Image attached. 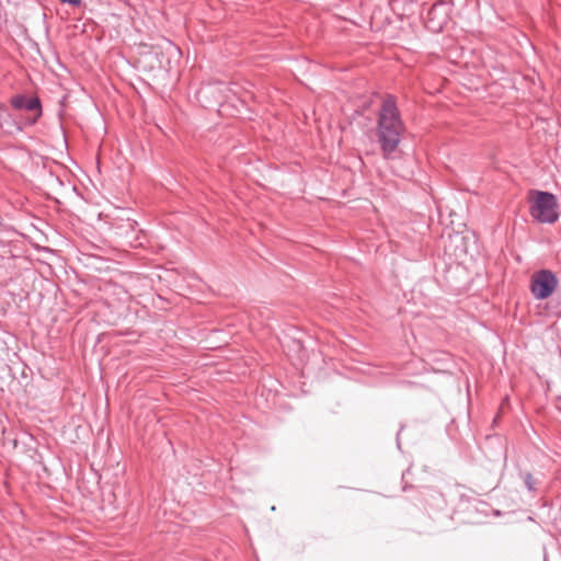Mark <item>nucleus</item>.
Wrapping results in <instances>:
<instances>
[{"label": "nucleus", "mask_w": 561, "mask_h": 561, "mask_svg": "<svg viewBox=\"0 0 561 561\" xmlns=\"http://www.w3.org/2000/svg\"><path fill=\"white\" fill-rule=\"evenodd\" d=\"M402 133L403 124L399 117L398 108L394 100L389 96L382 103L376 131L386 158L398 147Z\"/></svg>", "instance_id": "obj_1"}, {"label": "nucleus", "mask_w": 561, "mask_h": 561, "mask_svg": "<svg viewBox=\"0 0 561 561\" xmlns=\"http://www.w3.org/2000/svg\"><path fill=\"white\" fill-rule=\"evenodd\" d=\"M528 202L530 204L529 211L534 219L543 224L557 221L559 217L558 201L553 194L541 191H530L528 193Z\"/></svg>", "instance_id": "obj_2"}, {"label": "nucleus", "mask_w": 561, "mask_h": 561, "mask_svg": "<svg viewBox=\"0 0 561 561\" xmlns=\"http://www.w3.org/2000/svg\"><path fill=\"white\" fill-rule=\"evenodd\" d=\"M558 277L548 270L535 272L530 279V290L535 298H548L558 286Z\"/></svg>", "instance_id": "obj_3"}, {"label": "nucleus", "mask_w": 561, "mask_h": 561, "mask_svg": "<svg viewBox=\"0 0 561 561\" xmlns=\"http://www.w3.org/2000/svg\"><path fill=\"white\" fill-rule=\"evenodd\" d=\"M449 22L443 3L435 4L428 11L426 25L433 32H440Z\"/></svg>", "instance_id": "obj_4"}, {"label": "nucleus", "mask_w": 561, "mask_h": 561, "mask_svg": "<svg viewBox=\"0 0 561 561\" xmlns=\"http://www.w3.org/2000/svg\"><path fill=\"white\" fill-rule=\"evenodd\" d=\"M11 104L18 110H27L34 113V119L41 115L39 100L36 98L28 99L24 95L12 98Z\"/></svg>", "instance_id": "obj_5"}, {"label": "nucleus", "mask_w": 561, "mask_h": 561, "mask_svg": "<svg viewBox=\"0 0 561 561\" xmlns=\"http://www.w3.org/2000/svg\"><path fill=\"white\" fill-rule=\"evenodd\" d=\"M64 3L72 4V5H79L81 3V0H60Z\"/></svg>", "instance_id": "obj_6"}]
</instances>
